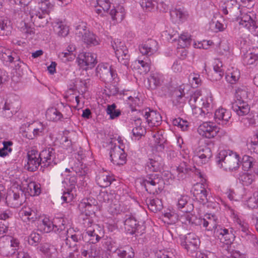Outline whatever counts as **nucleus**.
I'll return each instance as SVG.
<instances>
[{
  "label": "nucleus",
  "instance_id": "1",
  "mask_svg": "<svg viewBox=\"0 0 258 258\" xmlns=\"http://www.w3.org/2000/svg\"><path fill=\"white\" fill-rule=\"evenodd\" d=\"M216 162L220 168L226 171H232L239 168L238 155L230 150H221L218 153Z\"/></svg>",
  "mask_w": 258,
  "mask_h": 258
},
{
  "label": "nucleus",
  "instance_id": "2",
  "mask_svg": "<svg viewBox=\"0 0 258 258\" xmlns=\"http://www.w3.org/2000/svg\"><path fill=\"white\" fill-rule=\"evenodd\" d=\"M20 241L14 237L5 235L0 237V254L3 256H12L19 249Z\"/></svg>",
  "mask_w": 258,
  "mask_h": 258
},
{
  "label": "nucleus",
  "instance_id": "3",
  "mask_svg": "<svg viewBox=\"0 0 258 258\" xmlns=\"http://www.w3.org/2000/svg\"><path fill=\"white\" fill-rule=\"evenodd\" d=\"M75 34L86 44L97 45L99 44V38L87 29L86 25L81 22L76 27Z\"/></svg>",
  "mask_w": 258,
  "mask_h": 258
},
{
  "label": "nucleus",
  "instance_id": "4",
  "mask_svg": "<svg viewBox=\"0 0 258 258\" xmlns=\"http://www.w3.org/2000/svg\"><path fill=\"white\" fill-rule=\"evenodd\" d=\"M163 179L158 174H149L143 180L146 190L150 194H158L163 189Z\"/></svg>",
  "mask_w": 258,
  "mask_h": 258
},
{
  "label": "nucleus",
  "instance_id": "5",
  "mask_svg": "<svg viewBox=\"0 0 258 258\" xmlns=\"http://www.w3.org/2000/svg\"><path fill=\"white\" fill-rule=\"evenodd\" d=\"M77 182V176L75 175L66 178V180L62 181V186L65 190L63 191L61 199L63 202L68 203L73 201L76 194Z\"/></svg>",
  "mask_w": 258,
  "mask_h": 258
},
{
  "label": "nucleus",
  "instance_id": "6",
  "mask_svg": "<svg viewBox=\"0 0 258 258\" xmlns=\"http://www.w3.org/2000/svg\"><path fill=\"white\" fill-rule=\"evenodd\" d=\"M111 46L118 61L125 66L128 65L130 56L124 42L118 39H114L111 41Z\"/></svg>",
  "mask_w": 258,
  "mask_h": 258
},
{
  "label": "nucleus",
  "instance_id": "7",
  "mask_svg": "<svg viewBox=\"0 0 258 258\" xmlns=\"http://www.w3.org/2000/svg\"><path fill=\"white\" fill-rule=\"evenodd\" d=\"M25 195L21 186L14 187L12 193H10L6 197L8 205L12 208H17L21 206L25 201Z\"/></svg>",
  "mask_w": 258,
  "mask_h": 258
},
{
  "label": "nucleus",
  "instance_id": "8",
  "mask_svg": "<svg viewBox=\"0 0 258 258\" xmlns=\"http://www.w3.org/2000/svg\"><path fill=\"white\" fill-rule=\"evenodd\" d=\"M180 244L189 254H192L198 251L200 240L195 234L189 233L181 239Z\"/></svg>",
  "mask_w": 258,
  "mask_h": 258
},
{
  "label": "nucleus",
  "instance_id": "9",
  "mask_svg": "<svg viewBox=\"0 0 258 258\" xmlns=\"http://www.w3.org/2000/svg\"><path fill=\"white\" fill-rule=\"evenodd\" d=\"M110 150L109 152L111 162L115 165H123L126 161V154L119 146L113 145L110 142Z\"/></svg>",
  "mask_w": 258,
  "mask_h": 258
},
{
  "label": "nucleus",
  "instance_id": "10",
  "mask_svg": "<svg viewBox=\"0 0 258 258\" xmlns=\"http://www.w3.org/2000/svg\"><path fill=\"white\" fill-rule=\"evenodd\" d=\"M31 12L28 3H15L12 8L13 18L17 20H21L22 22L26 21Z\"/></svg>",
  "mask_w": 258,
  "mask_h": 258
},
{
  "label": "nucleus",
  "instance_id": "11",
  "mask_svg": "<svg viewBox=\"0 0 258 258\" xmlns=\"http://www.w3.org/2000/svg\"><path fill=\"white\" fill-rule=\"evenodd\" d=\"M39 156L41 167H52L56 165L59 161V160L56 158L54 150L52 148L43 150L39 153Z\"/></svg>",
  "mask_w": 258,
  "mask_h": 258
},
{
  "label": "nucleus",
  "instance_id": "12",
  "mask_svg": "<svg viewBox=\"0 0 258 258\" xmlns=\"http://www.w3.org/2000/svg\"><path fill=\"white\" fill-rule=\"evenodd\" d=\"M96 74L104 82H110L114 80L116 74L107 63H100L96 69Z\"/></svg>",
  "mask_w": 258,
  "mask_h": 258
},
{
  "label": "nucleus",
  "instance_id": "13",
  "mask_svg": "<svg viewBox=\"0 0 258 258\" xmlns=\"http://www.w3.org/2000/svg\"><path fill=\"white\" fill-rule=\"evenodd\" d=\"M198 132L204 137L211 139L217 136L219 132V128L214 122L206 121L199 125Z\"/></svg>",
  "mask_w": 258,
  "mask_h": 258
},
{
  "label": "nucleus",
  "instance_id": "14",
  "mask_svg": "<svg viewBox=\"0 0 258 258\" xmlns=\"http://www.w3.org/2000/svg\"><path fill=\"white\" fill-rule=\"evenodd\" d=\"M45 130V126L41 122H35L29 125L23 132L22 135L24 137L33 140L43 135Z\"/></svg>",
  "mask_w": 258,
  "mask_h": 258
},
{
  "label": "nucleus",
  "instance_id": "15",
  "mask_svg": "<svg viewBox=\"0 0 258 258\" xmlns=\"http://www.w3.org/2000/svg\"><path fill=\"white\" fill-rule=\"evenodd\" d=\"M86 234L88 236L86 243L96 244L103 236V232L101 227L97 224H93L92 227L86 230Z\"/></svg>",
  "mask_w": 258,
  "mask_h": 258
},
{
  "label": "nucleus",
  "instance_id": "16",
  "mask_svg": "<svg viewBox=\"0 0 258 258\" xmlns=\"http://www.w3.org/2000/svg\"><path fill=\"white\" fill-rule=\"evenodd\" d=\"M96 54L91 52H83L79 54L77 60L79 64L81 67H87L86 69L92 68L97 63Z\"/></svg>",
  "mask_w": 258,
  "mask_h": 258
},
{
  "label": "nucleus",
  "instance_id": "17",
  "mask_svg": "<svg viewBox=\"0 0 258 258\" xmlns=\"http://www.w3.org/2000/svg\"><path fill=\"white\" fill-rule=\"evenodd\" d=\"M27 169L30 171H36L38 167L41 165V161L39 153L34 149L31 150L27 153Z\"/></svg>",
  "mask_w": 258,
  "mask_h": 258
},
{
  "label": "nucleus",
  "instance_id": "18",
  "mask_svg": "<svg viewBox=\"0 0 258 258\" xmlns=\"http://www.w3.org/2000/svg\"><path fill=\"white\" fill-rule=\"evenodd\" d=\"M100 247L97 244L86 243L81 249L82 258H95L100 253Z\"/></svg>",
  "mask_w": 258,
  "mask_h": 258
},
{
  "label": "nucleus",
  "instance_id": "19",
  "mask_svg": "<svg viewBox=\"0 0 258 258\" xmlns=\"http://www.w3.org/2000/svg\"><path fill=\"white\" fill-rule=\"evenodd\" d=\"M239 23L240 25L248 29L254 35L258 36V30H257L258 27L256 25V23L253 20L251 16L247 13L241 14Z\"/></svg>",
  "mask_w": 258,
  "mask_h": 258
},
{
  "label": "nucleus",
  "instance_id": "20",
  "mask_svg": "<svg viewBox=\"0 0 258 258\" xmlns=\"http://www.w3.org/2000/svg\"><path fill=\"white\" fill-rule=\"evenodd\" d=\"M140 52L145 55L151 56L158 50L157 42L152 39H149L139 46Z\"/></svg>",
  "mask_w": 258,
  "mask_h": 258
},
{
  "label": "nucleus",
  "instance_id": "21",
  "mask_svg": "<svg viewBox=\"0 0 258 258\" xmlns=\"http://www.w3.org/2000/svg\"><path fill=\"white\" fill-rule=\"evenodd\" d=\"M198 95H200V92H195L191 96L189 100V104L192 108L193 114L197 116L207 114V112L202 106V102L198 100Z\"/></svg>",
  "mask_w": 258,
  "mask_h": 258
},
{
  "label": "nucleus",
  "instance_id": "22",
  "mask_svg": "<svg viewBox=\"0 0 258 258\" xmlns=\"http://www.w3.org/2000/svg\"><path fill=\"white\" fill-rule=\"evenodd\" d=\"M212 156V151L209 147L207 146H201L198 148L195 157L199 163L205 164L209 162Z\"/></svg>",
  "mask_w": 258,
  "mask_h": 258
},
{
  "label": "nucleus",
  "instance_id": "23",
  "mask_svg": "<svg viewBox=\"0 0 258 258\" xmlns=\"http://www.w3.org/2000/svg\"><path fill=\"white\" fill-rule=\"evenodd\" d=\"M217 218L215 215L207 214L204 215L203 219H199V224L203 225L206 230L208 231H212L215 230L217 226Z\"/></svg>",
  "mask_w": 258,
  "mask_h": 258
},
{
  "label": "nucleus",
  "instance_id": "24",
  "mask_svg": "<svg viewBox=\"0 0 258 258\" xmlns=\"http://www.w3.org/2000/svg\"><path fill=\"white\" fill-rule=\"evenodd\" d=\"M193 194L196 199L204 205L208 201V192L203 184L198 183L193 187Z\"/></svg>",
  "mask_w": 258,
  "mask_h": 258
},
{
  "label": "nucleus",
  "instance_id": "25",
  "mask_svg": "<svg viewBox=\"0 0 258 258\" xmlns=\"http://www.w3.org/2000/svg\"><path fill=\"white\" fill-rule=\"evenodd\" d=\"M19 216L24 222L35 221L39 216L36 209L29 207L23 208L19 213Z\"/></svg>",
  "mask_w": 258,
  "mask_h": 258
},
{
  "label": "nucleus",
  "instance_id": "26",
  "mask_svg": "<svg viewBox=\"0 0 258 258\" xmlns=\"http://www.w3.org/2000/svg\"><path fill=\"white\" fill-rule=\"evenodd\" d=\"M45 14L40 13L36 8H34L31 9L30 20L34 25L37 27H44L48 22L47 19L44 16Z\"/></svg>",
  "mask_w": 258,
  "mask_h": 258
},
{
  "label": "nucleus",
  "instance_id": "27",
  "mask_svg": "<svg viewBox=\"0 0 258 258\" xmlns=\"http://www.w3.org/2000/svg\"><path fill=\"white\" fill-rule=\"evenodd\" d=\"M143 114L150 126H158L161 121V116L156 111L146 109Z\"/></svg>",
  "mask_w": 258,
  "mask_h": 258
},
{
  "label": "nucleus",
  "instance_id": "28",
  "mask_svg": "<svg viewBox=\"0 0 258 258\" xmlns=\"http://www.w3.org/2000/svg\"><path fill=\"white\" fill-rule=\"evenodd\" d=\"M20 107L19 101H8L7 100L3 108L2 113L4 116L7 118L11 117L13 114L16 113Z\"/></svg>",
  "mask_w": 258,
  "mask_h": 258
},
{
  "label": "nucleus",
  "instance_id": "29",
  "mask_svg": "<svg viewBox=\"0 0 258 258\" xmlns=\"http://www.w3.org/2000/svg\"><path fill=\"white\" fill-rule=\"evenodd\" d=\"M222 12L224 15L236 16L239 12V6L235 0L227 1L222 6Z\"/></svg>",
  "mask_w": 258,
  "mask_h": 258
},
{
  "label": "nucleus",
  "instance_id": "30",
  "mask_svg": "<svg viewBox=\"0 0 258 258\" xmlns=\"http://www.w3.org/2000/svg\"><path fill=\"white\" fill-rule=\"evenodd\" d=\"M232 108L239 116L247 115L250 111V106L246 101L235 100L232 104Z\"/></svg>",
  "mask_w": 258,
  "mask_h": 258
},
{
  "label": "nucleus",
  "instance_id": "31",
  "mask_svg": "<svg viewBox=\"0 0 258 258\" xmlns=\"http://www.w3.org/2000/svg\"><path fill=\"white\" fill-rule=\"evenodd\" d=\"M218 233V237L220 241L224 244L229 245L234 240L235 236L233 233V231L226 228H220L217 230Z\"/></svg>",
  "mask_w": 258,
  "mask_h": 258
},
{
  "label": "nucleus",
  "instance_id": "32",
  "mask_svg": "<svg viewBox=\"0 0 258 258\" xmlns=\"http://www.w3.org/2000/svg\"><path fill=\"white\" fill-rule=\"evenodd\" d=\"M0 54L1 58L4 61L12 62L14 61L15 59H16V61H18L19 62L17 63V65L21 67L20 63H21L22 62L21 61L20 58L15 52L12 51L9 49L3 47L2 48V49H0Z\"/></svg>",
  "mask_w": 258,
  "mask_h": 258
},
{
  "label": "nucleus",
  "instance_id": "33",
  "mask_svg": "<svg viewBox=\"0 0 258 258\" xmlns=\"http://www.w3.org/2000/svg\"><path fill=\"white\" fill-rule=\"evenodd\" d=\"M240 77V71L236 68L231 67L228 69L225 75L226 81L230 84H235Z\"/></svg>",
  "mask_w": 258,
  "mask_h": 258
},
{
  "label": "nucleus",
  "instance_id": "34",
  "mask_svg": "<svg viewBox=\"0 0 258 258\" xmlns=\"http://www.w3.org/2000/svg\"><path fill=\"white\" fill-rule=\"evenodd\" d=\"M231 114L228 110L221 108L217 109L215 112V119L218 123L226 124L231 118Z\"/></svg>",
  "mask_w": 258,
  "mask_h": 258
},
{
  "label": "nucleus",
  "instance_id": "35",
  "mask_svg": "<svg viewBox=\"0 0 258 258\" xmlns=\"http://www.w3.org/2000/svg\"><path fill=\"white\" fill-rule=\"evenodd\" d=\"M124 228L128 233L137 234L141 227L134 218L130 217L124 221Z\"/></svg>",
  "mask_w": 258,
  "mask_h": 258
},
{
  "label": "nucleus",
  "instance_id": "36",
  "mask_svg": "<svg viewBox=\"0 0 258 258\" xmlns=\"http://www.w3.org/2000/svg\"><path fill=\"white\" fill-rule=\"evenodd\" d=\"M145 168L147 173L158 172L161 169L162 164L158 159L149 158L145 164Z\"/></svg>",
  "mask_w": 258,
  "mask_h": 258
},
{
  "label": "nucleus",
  "instance_id": "37",
  "mask_svg": "<svg viewBox=\"0 0 258 258\" xmlns=\"http://www.w3.org/2000/svg\"><path fill=\"white\" fill-rule=\"evenodd\" d=\"M113 180V177L108 175L105 172H100L96 178L97 184L101 187L109 186Z\"/></svg>",
  "mask_w": 258,
  "mask_h": 258
},
{
  "label": "nucleus",
  "instance_id": "38",
  "mask_svg": "<svg viewBox=\"0 0 258 258\" xmlns=\"http://www.w3.org/2000/svg\"><path fill=\"white\" fill-rule=\"evenodd\" d=\"M224 75V72L219 73L218 71H212L209 75L210 79L213 82H217V87L221 90H224L226 85L224 81H221Z\"/></svg>",
  "mask_w": 258,
  "mask_h": 258
},
{
  "label": "nucleus",
  "instance_id": "39",
  "mask_svg": "<svg viewBox=\"0 0 258 258\" xmlns=\"http://www.w3.org/2000/svg\"><path fill=\"white\" fill-rule=\"evenodd\" d=\"M189 198L187 196L181 195L178 198L177 206L179 209H183L182 211L189 213L193 210L194 207L191 204H188Z\"/></svg>",
  "mask_w": 258,
  "mask_h": 258
},
{
  "label": "nucleus",
  "instance_id": "40",
  "mask_svg": "<svg viewBox=\"0 0 258 258\" xmlns=\"http://www.w3.org/2000/svg\"><path fill=\"white\" fill-rule=\"evenodd\" d=\"M97 6L95 11L100 16H104L108 13L110 8V3L109 0H96Z\"/></svg>",
  "mask_w": 258,
  "mask_h": 258
},
{
  "label": "nucleus",
  "instance_id": "41",
  "mask_svg": "<svg viewBox=\"0 0 258 258\" xmlns=\"http://www.w3.org/2000/svg\"><path fill=\"white\" fill-rule=\"evenodd\" d=\"M114 252L119 258H134L135 252L133 248L129 246L116 248Z\"/></svg>",
  "mask_w": 258,
  "mask_h": 258
},
{
  "label": "nucleus",
  "instance_id": "42",
  "mask_svg": "<svg viewBox=\"0 0 258 258\" xmlns=\"http://www.w3.org/2000/svg\"><path fill=\"white\" fill-rule=\"evenodd\" d=\"M53 226L54 227L53 231L56 233L60 234L61 237H63L62 234H63L66 229V220L62 218H55L53 219Z\"/></svg>",
  "mask_w": 258,
  "mask_h": 258
},
{
  "label": "nucleus",
  "instance_id": "43",
  "mask_svg": "<svg viewBox=\"0 0 258 258\" xmlns=\"http://www.w3.org/2000/svg\"><path fill=\"white\" fill-rule=\"evenodd\" d=\"M148 81L151 89H155L161 85L163 81V76L158 72L152 73L148 79Z\"/></svg>",
  "mask_w": 258,
  "mask_h": 258
},
{
  "label": "nucleus",
  "instance_id": "44",
  "mask_svg": "<svg viewBox=\"0 0 258 258\" xmlns=\"http://www.w3.org/2000/svg\"><path fill=\"white\" fill-rule=\"evenodd\" d=\"M185 95L184 89L182 86H180L179 88L175 89L173 93V103L176 105L182 106L185 103V100L183 97Z\"/></svg>",
  "mask_w": 258,
  "mask_h": 258
},
{
  "label": "nucleus",
  "instance_id": "45",
  "mask_svg": "<svg viewBox=\"0 0 258 258\" xmlns=\"http://www.w3.org/2000/svg\"><path fill=\"white\" fill-rule=\"evenodd\" d=\"M141 74H147L150 70L151 60L148 58L139 59L135 62Z\"/></svg>",
  "mask_w": 258,
  "mask_h": 258
},
{
  "label": "nucleus",
  "instance_id": "46",
  "mask_svg": "<svg viewBox=\"0 0 258 258\" xmlns=\"http://www.w3.org/2000/svg\"><path fill=\"white\" fill-rule=\"evenodd\" d=\"M146 203L150 210L154 213L160 211L163 207L162 201L158 198L147 199Z\"/></svg>",
  "mask_w": 258,
  "mask_h": 258
},
{
  "label": "nucleus",
  "instance_id": "47",
  "mask_svg": "<svg viewBox=\"0 0 258 258\" xmlns=\"http://www.w3.org/2000/svg\"><path fill=\"white\" fill-rule=\"evenodd\" d=\"M53 29L58 36L66 37L69 32V27L62 22H56L53 24Z\"/></svg>",
  "mask_w": 258,
  "mask_h": 258
},
{
  "label": "nucleus",
  "instance_id": "48",
  "mask_svg": "<svg viewBox=\"0 0 258 258\" xmlns=\"http://www.w3.org/2000/svg\"><path fill=\"white\" fill-rule=\"evenodd\" d=\"M46 116L48 120L57 122L61 120L62 116L58 109L52 107L47 110Z\"/></svg>",
  "mask_w": 258,
  "mask_h": 258
},
{
  "label": "nucleus",
  "instance_id": "49",
  "mask_svg": "<svg viewBox=\"0 0 258 258\" xmlns=\"http://www.w3.org/2000/svg\"><path fill=\"white\" fill-rule=\"evenodd\" d=\"M40 13L49 14L53 8V5L49 0H40L38 3L37 7H35Z\"/></svg>",
  "mask_w": 258,
  "mask_h": 258
},
{
  "label": "nucleus",
  "instance_id": "50",
  "mask_svg": "<svg viewBox=\"0 0 258 258\" xmlns=\"http://www.w3.org/2000/svg\"><path fill=\"white\" fill-rule=\"evenodd\" d=\"M21 25L22 26L20 27V29L23 37L26 38H32L35 33L34 28L32 27L30 24L27 23L26 21L22 22Z\"/></svg>",
  "mask_w": 258,
  "mask_h": 258
},
{
  "label": "nucleus",
  "instance_id": "51",
  "mask_svg": "<svg viewBox=\"0 0 258 258\" xmlns=\"http://www.w3.org/2000/svg\"><path fill=\"white\" fill-rule=\"evenodd\" d=\"M109 14L113 20L121 22L124 18V10L122 7H118L116 9H111Z\"/></svg>",
  "mask_w": 258,
  "mask_h": 258
},
{
  "label": "nucleus",
  "instance_id": "52",
  "mask_svg": "<svg viewBox=\"0 0 258 258\" xmlns=\"http://www.w3.org/2000/svg\"><path fill=\"white\" fill-rule=\"evenodd\" d=\"M75 50V46L73 44H70L65 51L60 53L59 55L63 58H65L66 61H71L75 58L76 55L74 53Z\"/></svg>",
  "mask_w": 258,
  "mask_h": 258
},
{
  "label": "nucleus",
  "instance_id": "53",
  "mask_svg": "<svg viewBox=\"0 0 258 258\" xmlns=\"http://www.w3.org/2000/svg\"><path fill=\"white\" fill-rule=\"evenodd\" d=\"M58 110L62 114V119H70L73 115V110L69 105L63 103H60V105L58 107Z\"/></svg>",
  "mask_w": 258,
  "mask_h": 258
},
{
  "label": "nucleus",
  "instance_id": "54",
  "mask_svg": "<svg viewBox=\"0 0 258 258\" xmlns=\"http://www.w3.org/2000/svg\"><path fill=\"white\" fill-rule=\"evenodd\" d=\"M243 61L246 64H252L258 60V47L254 52H247L243 58Z\"/></svg>",
  "mask_w": 258,
  "mask_h": 258
},
{
  "label": "nucleus",
  "instance_id": "55",
  "mask_svg": "<svg viewBox=\"0 0 258 258\" xmlns=\"http://www.w3.org/2000/svg\"><path fill=\"white\" fill-rule=\"evenodd\" d=\"M12 27L7 19H0V34L8 36L11 33Z\"/></svg>",
  "mask_w": 258,
  "mask_h": 258
},
{
  "label": "nucleus",
  "instance_id": "56",
  "mask_svg": "<svg viewBox=\"0 0 258 258\" xmlns=\"http://www.w3.org/2000/svg\"><path fill=\"white\" fill-rule=\"evenodd\" d=\"M39 226L41 230L45 233H48L53 231L54 227L53 222L47 218H44L42 220L39 221Z\"/></svg>",
  "mask_w": 258,
  "mask_h": 258
},
{
  "label": "nucleus",
  "instance_id": "57",
  "mask_svg": "<svg viewBox=\"0 0 258 258\" xmlns=\"http://www.w3.org/2000/svg\"><path fill=\"white\" fill-rule=\"evenodd\" d=\"M67 234L68 237H71V239L74 242H78L83 239L82 234L79 231H76L74 229H68L66 231L64 232L63 235Z\"/></svg>",
  "mask_w": 258,
  "mask_h": 258
},
{
  "label": "nucleus",
  "instance_id": "58",
  "mask_svg": "<svg viewBox=\"0 0 258 258\" xmlns=\"http://www.w3.org/2000/svg\"><path fill=\"white\" fill-rule=\"evenodd\" d=\"M170 16L175 22H180L185 18V14L181 9H175L171 11Z\"/></svg>",
  "mask_w": 258,
  "mask_h": 258
},
{
  "label": "nucleus",
  "instance_id": "59",
  "mask_svg": "<svg viewBox=\"0 0 258 258\" xmlns=\"http://www.w3.org/2000/svg\"><path fill=\"white\" fill-rule=\"evenodd\" d=\"M153 137L156 145L157 148H160V150L164 148V144L165 143V139L163 136L162 131H158L153 134Z\"/></svg>",
  "mask_w": 258,
  "mask_h": 258
},
{
  "label": "nucleus",
  "instance_id": "60",
  "mask_svg": "<svg viewBox=\"0 0 258 258\" xmlns=\"http://www.w3.org/2000/svg\"><path fill=\"white\" fill-rule=\"evenodd\" d=\"M239 179L243 185L248 186L254 181V176L253 175L248 173H242L239 175Z\"/></svg>",
  "mask_w": 258,
  "mask_h": 258
},
{
  "label": "nucleus",
  "instance_id": "61",
  "mask_svg": "<svg viewBox=\"0 0 258 258\" xmlns=\"http://www.w3.org/2000/svg\"><path fill=\"white\" fill-rule=\"evenodd\" d=\"M40 251L48 257L52 256L56 249L54 246L48 243H45L40 246Z\"/></svg>",
  "mask_w": 258,
  "mask_h": 258
},
{
  "label": "nucleus",
  "instance_id": "62",
  "mask_svg": "<svg viewBox=\"0 0 258 258\" xmlns=\"http://www.w3.org/2000/svg\"><path fill=\"white\" fill-rule=\"evenodd\" d=\"M27 191L31 196H38L41 193L40 185L35 182L29 183Z\"/></svg>",
  "mask_w": 258,
  "mask_h": 258
},
{
  "label": "nucleus",
  "instance_id": "63",
  "mask_svg": "<svg viewBox=\"0 0 258 258\" xmlns=\"http://www.w3.org/2000/svg\"><path fill=\"white\" fill-rule=\"evenodd\" d=\"M116 106L115 104L108 105L106 109V113L109 115L110 118L113 119L118 117L121 114V111L119 109H116Z\"/></svg>",
  "mask_w": 258,
  "mask_h": 258
},
{
  "label": "nucleus",
  "instance_id": "64",
  "mask_svg": "<svg viewBox=\"0 0 258 258\" xmlns=\"http://www.w3.org/2000/svg\"><path fill=\"white\" fill-rule=\"evenodd\" d=\"M246 205L250 209L258 208V191H255L252 196L248 199Z\"/></svg>",
  "mask_w": 258,
  "mask_h": 258
}]
</instances>
